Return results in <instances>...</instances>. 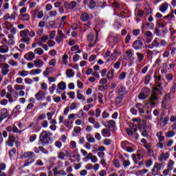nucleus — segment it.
Returning <instances> with one entry per match:
<instances>
[{
  "instance_id": "obj_22",
  "label": "nucleus",
  "mask_w": 176,
  "mask_h": 176,
  "mask_svg": "<svg viewBox=\"0 0 176 176\" xmlns=\"http://www.w3.org/2000/svg\"><path fill=\"white\" fill-rule=\"evenodd\" d=\"M14 141H15L14 137L13 135H10L9 136L8 140L6 142V144L8 146H13V144H14Z\"/></svg>"
},
{
  "instance_id": "obj_33",
  "label": "nucleus",
  "mask_w": 176,
  "mask_h": 176,
  "mask_svg": "<svg viewBox=\"0 0 176 176\" xmlns=\"http://www.w3.org/2000/svg\"><path fill=\"white\" fill-rule=\"evenodd\" d=\"M8 52H9V47L7 45H1L0 46V53H8Z\"/></svg>"
},
{
  "instance_id": "obj_11",
  "label": "nucleus",
  "mask_w": 176,
  "mask_h": 176,
  "mask_svg": "<svg viewBox=\"0 0 176 176\" xmlns=\"http://www.w3.org/2000/svg\"><path fill=\"white\" fill-rule=\"evenodd\" d=\"M87 39L88 42H89L88 46L89 47H93V46H94V43H93V42L94 41V34L89 33L87 35Z\"/></svg>"
},
{
  "instance_id": "obj_13",
  "label": "nucleus",
  "mask_w": 176,
  "mask_h": 176,
  "mask_svg": "<svg viewBox=\"0 0 176 176\" xmlns=\"http://www.w3.org/2000/svg\"><path fill=\"white\" fill-rule=\"evenodd\" d=\"M138 127L140 131H142V130H145L146 129V122L145 120H140L138 123Z\"/></svg>"
},
{
  "instance_id": "obj_5",
  "label": "nucleus",
  "mask_w": 176,
  "mask_h": 176,
  "mask_svg": "<svg viewBox=\"0 0 176 176\" xmlns=\"http://www.w3.org/2000/svg\"><path fill=\"white\" fill-rule=\"evenodd\" d=\"M133 47L135 50H140V49L144 47V43L141 40H136L133 43Z\"/></svg>"
},
{
  "instance_id": "obj_12",
  "label": "nucleus",
  "mask_w": 176,
  "mask_h": 176,
  "mask_svg": "<svg viewBox=\"0 0 176 176\" xmlns=\"http://www.w3.org/2000/svg\"><path fill=\"white\" fill-rule=\"evenodd\" d=\"M116 92L117 94H126V87L123 85L120 84L116 88Z\"/></svg>"
},
{
  "instance_id": "obj_9",
  "label": "nucleus",
  "mask_w": 176,
  "mask_h": 176,
  "mask_svg": "<svg viewBox=\"0 0 176 176\" xmlns=\"http://www.w3.org/2000/svg\"><path fill=\"white\" fill-rule=\"evenodd\" d=\"M23 58L27 61H32L35 58V54L32 52H29L24 55Z\"/></svg>"
},
{
  "instance_id": "obj_56",
  "label": "nucleus",
  "mask_w": 176,
  "mask_h": 176,
  "mask_svg": "<svg viewBox=\"0 0 176 176\" xmlns=\"http://www.w3.org/2000/svg\"><path fill=\"white\" fill-rule=\"evenodd\" d=\"M148 171H149L148 169H143V170H138L136 172V174L138 175H144V174H146Z\"/></svg>"
},
{
  "instance_id": "obj_48",
  "label": "nucleus",
  "mask_w": 176,
  "mask_h": 176,
  "mask_svg": "<svg viewBox=\"0 0 176 176\" xmlns=\"http://www.w3.org/2000/svg\"><path fill=\"white\" fill-rule=\"evenodd\" d=\"M42 72V70L41 69H32L30 71V75H38Z\"/></svg>"
},
{
  "instance_id": "obj_17",
  "label": "nucleus",
  "mask_w": 176,
  "mask_h": 176,
  "mask_svg": "<svg viewBox=\"0 0 176 176\" xmlns=\"http://www.w3.org/2000/svg\"><path fill=\"white\" fill-rule=\"evenodd\" d=\"M0 115L4 119H6V118H9V111H8V109H6V108H3L0 111Z\"/></svg>"
},
{
  "instance_id": "obj_1",
  "label": "nucleus",
  "mask_w": 176,
  "mask_h": 176,
  "mask_svg": "<svg viewBox=\"0 0 176 176\" xmlns=\"http://www.w3.org/2000/svg\"><path fill=\"white\" fill-rule=\"evenodd\" d=\"M21 159H28L23 164V167H28L31 166L32 163H35L36 155L32 151H25L21 154Z\"/></svg>"
},
{
  "instance_id": "obj_25",
  "label": "nucleus",
  "mask_w": 176,
  "mask_h": 176,
  "mask_svg": "<svg viewBox=\"0 0 176 176\" xmlns=\"http://www.w3.org/2000/svg\"><path fill=\"white\" fill-rule=\"evenodd\" d=\"M122 149H124V151H126V148L129 146L132 145L131 143H130L127 140L122 141L120 144Z\"/></svg>"
},
{
  "instance_id": "obj_59",
  "label": "nucleus",
  "mask_w": 176,
  "mask_h": 176,
  "mask_svg": "<svg viewBox=\"0 0 176 176\" xmlns=\"http://www.w3.org/2000/svg\"><path fill=\"white\" fill-rule=\"evenodd\" d=\"M16 148H12L11 151H10L8 153L10 157H14V156H16Z\"/></svg>"
},
{
  "instance_id": "obj_61",
  "label": "nucleus",
  "mask_w": 176,
  "mask_h": 176,
  "mask_svg": "<svg viewBox=\"0 0 176 176\" xmlns=\"http://www.w3.org/2000/svg\"><path fill=\"white\" fill-rule=\"evenodd\" d=\"M8 64L12 65V67H19V63H17V62L14 61V60H8Z\"/></svg>"
},
{
  "instance_id": "obj_28",
  "label": "nucleus",
  "mask_w": 176,
  "mask_h": 176,
  "mask_svg": "<svg viewBox=\"0 0 176 176\" xmlns=\"http://www.w3.org/2000/svg\"><path fill=\"white\" fill-rule=\"evenodd\" d=\"M107 42H109V43H118V36H109L107 38Z\"/></svg>"
},
{
  "instance_id": "obj_62",
  "label": "nucleus",
  "mask_w": 176,
  "mask_h": 176,
  "mask_svg": "<svg viewBox=\"0 0 176 176\" xmlns=\"http://www.w3.org/2000/svg\"><path fill=\"white\" fill-rule=\"evenodd\" d=\"M50 69H53V67H47L45 71L43 72L44 76H49V74H50Z\"/></svg>"
},
{
  "instance_id": "obj_29",
  "label": "nucleus",
  "mask_w": 176,
  "mask_h": 176,
  "mask_svg": "<svg viewBox=\"0 0 176 176\" xmlns=\"http://www.w3.org/2000/svg\"><path fill=\"white\" fill-rule=\"evenodd\" d=\"M174 164H175V162L173 160H170L167 164V169L170 171H172V170H174Z\"/></svg>"
},
{
  "instance_id": "obj_46",
  "label": "nucleus",
  "mask_w": 176,
  "mask_h": 176,
  "mask_svg": "<svg viewBox=\"0 0 176 176\" xmlns=\"http://www.w3.org/2000/svg\"><path fill=\"white\" fill-rule=\"evenodd\" d=\"M157 100V92L153 91L151 96L150 101H156Z\"/></svg>"
},
{
  "instance_id": "obj_31",
  "label": "nucleus",
  "mask_w": 176,
  "mask_h": 176,
  "mask_svg": "<svg viewBox=\"0 0 176 176\" xmlns=\"http://www.w3.org/2000/svg\"><path fill=\"white\" fill-rule=\"evenodd\" d=\"M135 108L138 109L140 113H144L145 111H144V105L142 103H137L135 104Z\"/></svg>"
},
{
  "instance_id": "obj_27",
  "label": "nucleus",
  "mask_w": 176,
  "mask_h": 176,
  "mask_svg": "<svg viewBox=\"0 0 176 176\" xmlns=\"http://www.w3.org/2000/svg\"><path fill=\"white\" fill-rule=\"evenodd\" d=\"M89 19L90 15L86 12H84L80 15V20H82V21H89Z\"/></svg>"
},
{
  "instance_id": "obj_36",
  "label": "nucleus",
  "mask_w": 176,
  "mask_h": 176,
  "mask_svg": "<svg viewBox=\"0 0 176 176\" xmlns=\"http://www.w3.org/2000/svg\"><path fill=\"white\" fill-rule=\"evenodd\" d=\"M34 54H38V56H42L43 54V50L41 47H37L34 50Z\"/></svg>"
},
{
  "instance_id": "obj_49",
  "label": "nucleus",
  "mask_w": 176,
  "mask_h": 176,
  "mask_svg": "<svg viewBox=\"0 0 176 176\" xmlns=\"http://www.w3.org/2000/svg\"><path fill=\"white\" fill-rule=\"evenodd\" d=\"M32 130L34 133H38L41 131V127L39 126V124H34L32 128Z\"/></svg>"
},
{
  "instance_id": "obj_42",
  "label": "nucleus",
  "mask_w": 176,
  "mask_h": 176,
  "mask_svg": "<svg viewBox=\"0 0 176 176\" xmlns=\"http://www.w3.org/2000/svg\"><path fill=\"white\" fill-rule=\"evenodd\" d=\"M86 138L88 142H91V143L96 142V138H94V137L91 136V135L90 134L87 135Z\"/></svg>"
},
{
  "instance_id": "obj_40",
  "label": "nucleus",
  "mask_w": 176,
  "mask_h": 176,
  "mask_svg": "<svg viewBox=\"0 0 176 176\" xmlns=\"http://www.w3.org/2000/svg\"><path fill=\"white\" fill-rule=\"evenodd\" d=\"M123 101V95L120 94L116 98V102L117 105H120L122 104V102Z\"/></svg>"
},
{
  "instance_id": "obj_44",
  "label": "nucleus",
  "mask_w": 176,
  "mask_h": 176,
  "mask_svg": "<svg viewBox=\"0 0 176 176\" xmlns=\"http://www.w3.org/2000/svg\"><path fill=\"white\" fill-rule=\"evenodd\" d=\"M136 56L138 57V63H141L144 60V54L140 52H137Z\"/></svg>"
},
{
  "instance_id": "obj_21",
  "label": "nucleus",
  "mask_w": 176,
  "mask_h": 176,
  "mask_svg": "<svg viewBox=\"0 0 176 176\" xmlns=\"http://www.w3.org/2000/svg\"><path fill=\"white\" fill-rule=\"evenodd\" d=\"M160 43L157 41V38H155L151 45L148 46V49H153L154 47H159Z\"/></svg>"
},
{
  "instance_id": "obj_14",
  "label": "nucleus",
  "mask_w": 176,
  "mask_h": 176,
  "mask_svg": "<svg viewBox=\"0 0 176 176\" xmlns=\"http://www.w3.org/2000/svg\"><path fill=\"white\" fill-rule=\"evenodd\" d=\"M131 157H132L135 164H137V163H138V160H141V159L144 158V155H142V154H141V153L138 154V155L135 154H132Z\"/></svg>"
},
{
  "instance_id": "obj_23",
  "label": "nucleus",
  "mask_w": 176,
  "mask_h": 176,
  "mask_svg": "<svg viewBox=\"0 0 176 176\" xmlns=\"http://www.w3.org/2000/svg\"><path fill=\"white\" fill-rule=\"evenodd\" d=\"M65 23H67V16H63L61 18L60 23L59 24V28L60 30H63V28H64V26L65 25Z\"/></svg>"
},
{
  "instance_id": "obj_18",
  "label": "nucleus",
  "mask_w": 176,
  "mask_h": 176,
  "mask_svg": "<svg viewBox=\"0 0 176 176\" xmlns=\"http://www.w3.org/2000/svg\"><path fill=\"white\" fill-rule=\"evenodd\" d=\"M43 64H45V63L41 59L34 60V65L36 67V68H41V67H43Z\"/></svg>"
},
{
  "instance_id": "obj_20",
  "label": "nucleus",
  "mask_w": 176,
  "mask_h": 176,
  "mask_svg": "<svg viewBox=\"0 0 176 176\" xmlns=\"http://www.w3.org/2000/svg\"><path fill=\"white\" fill-rule=\"evenodd\" d=\"M170 118L168 116H166V115L162 114L160 118V120L162 122L164 126H167V124L168 123V120Z\"/></svg>"
},
{
  "instance_id": "obj_63",
  "label": "nucleus",
  "mask_w": 176,
  "mask_h": 176,
  "mask_svg": "<svg viewBox=\"0 0 176 176\" xmlns=\"http://www.w3.org/2000/svg\"><path fill=\"white\" fill-rule=\"evenodd\" d=\"M50 24V27H51V28H57V23H56V22L54 21H50L49 22Z\"/></svg>"
},
{
  "instance_id": "obj_41",
  "label": "nucleus",
  "mask_w": 176,
  "mask_h": 176,
  "mask_svg": "<svg viewBox=\"0 0 176 176\" xmlns=\"http://www.w3.org/2000/svg\"><path fill=\"white\" fill-rule=\"evenodd\" d=\"M14 89L16 91H21V90H25V86L21 85H15Z\"/></svg>"
},
{
  "instance_id": "obj_24",
  "label": "nucleus",
  "mask_w": 176,
  "mask_h": 176,
  "mask_svg": "<svg viewBox=\"0 0 176 176\" xmlns=\"http://www.w3.org/2000/svg\"><path fill=\"white\" fill-rule=\"evenodd\" d=\"M49 39L48 36H44L38 39V45L40 46H42L43 43H45V42Z\"/></svg>"
},
{
  "instance_id": "obj_55",
  "label": "nucleus",
  "mask_w": 176,
  "mask_h": 176,
  "mask_svg": "<svg viewBox=\"0 0 176 176\" xmlns=\"http://www.w3.org/2000/svg\"><path fill=\"white\" fill-rule=\"evenodd\" d=\"M98 98L100 104H104V100H102V98H104V95L102 93L98 94Z\"/></svg>"
},
{
  "instance_id": "obj_26",
  "label": "nucleus",
  "mask_w": 176,
  "mask_h": 176,
  "mask_svg": "<svg viewBox=\"0 0 176 176\" xmlns=\"http://www.w3.org/2000/svg\"><path fill=\"white\" fill-rule=\"evenodd\" d=\"M101 134L103 137H111V131L108 129H103L101 131Z\"/></svg>"
},
{
  "instance_id": "obj_30",
  "label": "nucleus",
  "mask_w": 176,
  "mask_h": 176,
  "mask_svg": "<svg viewBox=\"0 0 176 176\" xmlns=\"http://www.w3.org/2000/svg\"><path fill=\"white\" fill-rule=\"evenodd\" d=\"M19 17L20 20H22L23 21H28V20H30V14H21Z\"/></svg>"
},
{
  "instance_id": "obj_53",
  "label": "nucleus",
  "mask_w": 176,
  "mask_h": 176,
  "mask_svg": "<svg viewBox=\"0 0 176 176\" xmlns=\"http://www.w3.org/2000/svg\"><path fill=\"white\" fill-rule=\"evenodd\" d=\"M88 8H89V9H94V8H96V1L90 0Z\"/></svg>"
},
{
  "instance_id": "obj_10",
  "label": "nucleus",
  "mask_w": 176,
  "mask_h": 176,
  "mask_svg": "<svg viewBox=\"0 0 176 176\" xmlns=\"http://www.w3.org/2000/svg\"><path fill=\"white\" fill-rule=\"evenodd\" d=\"M133 56H134L133 51H131V50H129L125 52L124 60H125V61H129L131 60Z\"/></svg>"
},
{
  "instance_id": "obj_50",
  "label": "nucleus",
  "mask_w": 176,
  "mask_h": 176,
  "mask_svg": "<svg viewBox=\"0 0 176 176\" xmlns=\"http://www.w3.org/2000/svg\"><path fill=\"white\" fill-rule=\"evenodd\" d=\"M165 135L166 138H171L172 137H174V135H175V132L173 131H169L165 134Z\"/></svg>"
},
{
  "instance_id": "obj_38",
  "label": "nucleus",
  "mask_w": 176,
  "mask_h": 176,
  "mask_svg": "<svg viewBox=\"0 0 176 176\" xmlns=\"http://www.w3.org/2000/svg\"><path fill=\"white\" fill-rule=\"evenodd\" d=\"M108 124L109 129H115L116 127V122L113 120H109Z\"/></svg>"
},
{
  "instance_id": "obj_32",
  "label": "nucleus",
  "mask_w": 176,
  "mask_h": 176,
  "mask_svg": "<svg viewBox=\"0 0 176 176\" xmlns=\"http://www.w3.org/2000/svg\"><path fill=\"white\" fill-rule=\"evenodd\" d=\"M29 34H30V30H26L21 31L19 33V35L21 38H26L27 36H28Z\"/></svg>"
},
{
  "instance_id": "obj_15",
  "label": "nucleus",
  "mask_w": 176,
  "mask_h": 176,
  "mask_svg": "<svg viewBox=\"0 0 176 176\" xmlns=\"http://www.w3.org/2000/svg\"><path fill=\"white\" fill-rule=\"evenodd\" d=\"M65 8L67 9H75L76 8V1H73L70 3H65Z\"/></svg>"
},
{
  "instance_id": "obj_64",
  "label": "nucleus",
  "mask_w": 176,
  "mask_h": 176,
  "mask_svg": "<svg viewBox=\"0 0 176 176\" xmlns=\"http://www.w3.org/2000/svg\"><path fill=\"white\" fill-rule=\"evenodd\" d=\"M165 78H166V80H168V82H171V80H173L174 77L173 76V74H168L166 75Z\"/></svg>"
},
{
  "instance_id": "obj_45",
  "label": "nucleus",
  "mask_w": 176,
  "mask_h": 176,
  "mask_svg": "<svg viewBox=\"0 0 176 176\" xmlns=\"http://www.w3.org/2000/svg\"><path fill=\"white\" fill-rule=\"evenodd\" d=\"M66 75L68 78H72V76L75 75V73H74V70H72V69H69L66 71Z\"/></svg>"
},
{
  "instance_id": "obj_39",
  "label": "nucleus",
  "mask_w": 176,
  "mask_h": 176,
  "mask_svg": "<svg viewBox=\"0 0 176 176\" xmlns=\"http://www.w3.org/2000/svg\"><path fill=\"white\" fill-rule=\"evenodd\" d=\"M58 89L59 90H65L67 89V85L64 82H60L58 84Z\"/></svg>"
},
{
  "instance_id": "obj_2",
  "label": "nucleus",
  "mask_w": 176,
  "mask_h": 176,
  "mask_svg": "<svg viewBox=\"0 0 176 176\" xmlns=\"http://www.w3.org/2000/svg\"><path fill=\"white\" fill-rule=\"evenodd\" d=\"M52 135H53V133L47 131H42L39 135L38 144H42L43 146L45 145H49L50 141H52Z\"/></svg>"
},
{
  "instance_id": "obj_60",
  "label": "nucleus",
  "mask_w": 176,
  "mask_h": 176,
  "mask_svg": "<svg viewBox=\"0 0 176 176\" xmlns=\"http://www.w3.org/2000/svg\"><path fill=\"white\" fill-rule=\"evenodd\" d=\"M129 127L131 129V130H133V133H136L137 131V124H134V123H131L129 125Z\"/></svg>"
},
{
  "instance_id": "obj_43",
  "label": "nucleus",
  "mask_w": 176,
  "mask_h": 176,
  "mask_svg": "<svg viewBox=\"0 0 176 176\" xmlns=\"http://www.w3.org/2000/svg\"><path fill=\"white\" fill-rule=\"evenodd\" d=\"M113 74H115V71L113 69H110L107 72V79H113Z\"/></svg>"
},
{
  "instance_id": "obj_54",
  "label": "nucleus",
  "mask_w": 176,
  "mask_h": 176,
  "mask_svg": "<svg viewBox=\"0 0 176 176\" xmlns=\"http://www.w3.org/2000/svg\"><path fill=\"white\" fill-rule=\"evenodd\" d=\"M153 168L159 173L162 170V164L157 162H155Z\"/></svg>"
},
{
  "instance_id": "obj_51",
  "label": "nucleus",
  "mask_w": 176,
  "mask_h": 176,
  "mask_svg": "<svg viewBox=\"0 0 176 176\" xmlns=\"http://www.w3.org/2000/svg\"><path fill=\"white\" fill-rule=\"evenodd\" d=\"M21 42H24L25 43H27V45H29L30 42H31V38L28 36L21 38Z\"/></svg>"
},
{
  "instance_id": "obj_34",
  "label": "nucleus",
  "mask_w": 176,
  "mask_h": 176,
  "mask_svg": "<svg viewBox=\"0 0 176 176\" xmlns=\"http://www.w3.org/2000/svg\"><path fill=\"white\" fill-rule=\"evenodd\" d=\"M146 27L147 28V30H153V28H155V24L153 23H143L142 25V28H145Z\"/></svg>"
},
{
  "instance_id": "obj_6",
  "label": "nucleus",
  "mask_w": 176,
  "mask_h": 176,
  "mask_svg": "<svg viewBox=\"0 0 176 176\" xmlns=\"http://www.w3.org/2000/svg\"><path fill=\"white\" fill-rule=\"evenodd\" d=\"M120 54H122L120 52L115 50L113 53L111 55L110 58L107 59V63H110V61H115V60H116V58H118Z\"/></svg>"
},
{
  "instance_id": "obj_58",
  "label": "nucleus",
  "mask_w": 176,
  "mask_h": 176,
  "mask_svg": "<svg viewBox=\"0 0 176 176\" xmlns=\"http://www.w3.org/2000/svg\"><path fill=\"white\" fill-rule=\"evenodd\" d=\"M56 89H57V85H56V84H53L52 87L49 88V91L50 94H53Z\"/></svg>"
},
{
  "instance_id": "obj_37",
  "label": "nucleus",
  "mask_w": 176,
  "mask_h": 176,
  "mask_svg": "<svg viewBox=\"0 0 176 176\" xmlns=\"http://www.w3.org/2000/svg\"><path fill=\"white\" fill-rule=\"evenodd\" d=\"M167 9H168V3H162L160 8V11L162 12V13H164V12H166V10H167Z\"/></svg>"
},
{
  "instance_id": "obj_7",
  "label": "nucleus",
  "mask_w": 176,
  "mask_h": 176,
  "mask_svg": "<svg viewBox=\"0 0 176 176\" xmlns=\"http://www.w3.org/2000/svg\"><path fill=\"white\" fill-rule=\"evenodd\" d=\"M170 157V153L168 152H162L158 157V160L160 162H166L167 159Z\"/></svg>"
},
{
  "instance_id": "obj_19",
  "label": "nucleus",
  "mask_w": 176,
  "mask_h": 176,
  "mask_svg": "<svg viewBox=\"0 0 176 176\" xmlns=\"http://www.w3.org/2000/svg\"><path fill=\"white\" fill-rule=\"evenodd\" d=\"M135 14L138 17H140V19L144 16V14H145V12L144 10L139 9V8H135Z\"/></svg>"
},
{
  "instance_id": "obj_52",
  "label": "nucleus",
  "mask_w": 176,
  "mask_h": 176,
  "mask_svg": "<svg viewBox=\"0 0 176 176\" xmlns=\"http://www.w3.org/2000/svg\"><path fill=\"white\" fill-rule=\"evenodd\" d=\"M76 116H78V118L79 119H82V118H85V112L83 111L82 109H80L78 113H76Z\"/></svg>"
},
{
  "instance_id": "obj_4",
  "label": "nucleus",
  "mask_w": 176,
  "mask_h": 176,
  "mask_svg": "<svg viewBox=\"0 0 176 176\" xmlns=\"http://www.w3.org/2000/svg\"><path fill=\"white\" fill-rule=\"evenodd\" d=\"M65 38V34L63 32V31L58 30V35L56 37V42L58 44L61 43Z\"/></svg>"
},
{
  "instance_id": "obj_16",
  "label": "nucleus",
  "mask_w": 176,
  "mask_h": 176,
  "mask_svg": "<svg viewBox=\"0 0 176 176\" xmlns=\"http://www.w3.org/2000/svg\"><path fill=\"white\" fill-rule=\"evenodd\" d=\"M145 148L147 151V154L148 155V156H151V157H153V156H155V151H153V149L152 148V144L146 146Z\"/></svg>"
},
{
  "instance_id": "obj_57",
  "label": "nucleus",
  "mask_w": 176,
  "mask_h": 176,
  "mask_svg": "<svg viewBox=\"0 0 176 176\" xmlns=\"http://www.w3.org/2000/svg\"><path fill=\"white\" fill-rule=\"evenodd\" d=\"M151 80H152V76H151V75H147V76L145 77V79H144V83H145V85H149V82H151Z\"/></svg>"
},
{
  "instance_id": "obj_35",
  "label": "nucleus",
  "mask_w": 176,
  "mask_h": 176,
  "mask_svg": "<svg viewBox=\"0 0 176 176\" xmlns=\"http://www.w3.org/2000/svg\"><path fill=\"white\" fill-rule=\"evenodd\" d=\"M122 63H123V59L119 58L118 60L113 65V67L116 69H119V68H120Z\"/></svg>"
},
{
  "instance_id": "obj_3",
  "label": "nucleus",
  "mask_w": 176,
  "mask_h": 176,
  "mask_svg": "<svg viewBox=\"0 0 176 176\" xmlns=\"http://www.w3.org/2000/svg\"><path fill=\"white\" fill-rule=\"evenodd\" d=\"M9 68H10V66L8 63H3L1 70V75H3V76H6V75L9 74V72H10Z\"/></svg>"
},
{
  "instance_id": "obj_47",
  "label": "nucleus",
  "mask_w": 176,
  "mask_h": 176,
  "mask_svg": "<svg viewBox=\"0 0 176 176\" xmlns=\"http://www.w3.org/2000/svg\"><path fill=\"white\" fill-rule=\"evenodd\" d=\"M140 142H142V144H143L144 148H146V146H149L151 144H152L151 143H148V140H146L144 139V138H142V139L140 140Z\"/></svg>"
},
{
  "instance_id": "obj_8",
  "label": "nucleus",
  "mask_w": 176,
  "mask_h": 176,
  "mask_svg": "<svg viewBox=\"0 0 176 176\" xmlns=\"http://www.w3.org/2000/svg\"><path fill=\"white\" fill-rule=\"evenodd\" d=\"M45 96L46 94L43 91L40 90L37 94H35V98L37 100V101H43Z\"/></svg>"
}]
</instances>
